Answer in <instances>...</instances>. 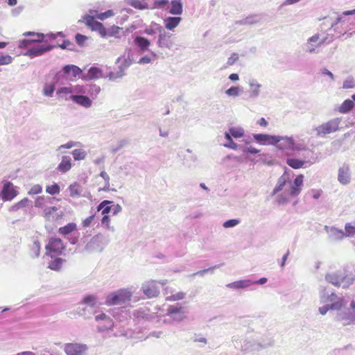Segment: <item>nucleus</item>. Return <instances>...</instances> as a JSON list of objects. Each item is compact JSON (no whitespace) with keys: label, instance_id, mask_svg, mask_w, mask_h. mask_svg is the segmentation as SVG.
<instances>
[{"label":"nucleus","instance_id":"obj_1","mask_svg":"<svg viewBox=\"0 0 355 355\" xmlns=\"http://www.w3.org/2000/svg\"><path fill=\"white\" fill-rule=\"evenodd\" d=\"M320 302L329 304L331 310H340L345 305L343 295H338L331 290H322L320 294Z\"/></svg>","mask_w":355,"mask_h":355},{"label":"nucleus","instance_id":"obj_2","mask_svg":"<svg viewBox=\"0 0 355 355\" xmlns=\"http://www.w3.org/2000/svg\"><path fill=\"white\" fill-rule=\"evenodd\" d=\"M326 279L332 285L343 288L348 287L354 281L352 276L346 270H338L326 275Z\"/></svg>","mask_w":355,"mask_h":355},{"label":"nucleus","instance_id":"obj_3","mask_svg":"<svg viewBox=\"0 0 355 355\" xmlns=\"http://www.w3.org/2000/svg\"><path fill=\"white\" fill-rule=\"evenodd\" d=\"M131 295L127 290H119L107 295L105 304L108 306L122 305L130 300Z\"/></svg>","mask_w":355,"mask_h":355},{"label":"nucleus","instance_id":"obj_4","mask_svg":"<svg viewBox=\"0 0 355 355\" xmlns=\"http://www.w3.org/2000/svg\"><path fill=\"white\" fill-rule=\"evenodd\" d=\"M64 249L65 246L62 239L57 237H51L45 246V254L46 256L53 257L60 255Z\"/></svg>","mask_w":355,"mask_h":355},{"label":"nucleus","instance_id":"obj_5","mask_svg":"<svg viewBox=\"0 0 355 355\" xmlns=\"http://www.w3.org/2000/svg\"><path fill=\"white\" fill-rule=\"evenodd\" d=\"M52 198L44 196L37 197L35 201V206L43 209L44 216L48 220H49L51 216L58 209L55 206L48 207L49 205L52 203Z\"/></svg>","mask_w":355,"mask_h":355},{"label":"nucleus","instance_id":"obj_6","mask_svg":"<svg viewBox=\"0 0 355 355\" xmlns=\"http://www.w3.org/2000/svg\"><path fill=\"white\" fill-rule=\"evenodd\" d=\"M88 347L85 344L78 343H66L64 351L67 355H87Z\"/></svg>","mask_w":355,"mask_h":355},{"label":"nucleus","instance_id":"obj_7","mask_svg":"<svg viewBox=\"0 0 355 355\" xmlns=\"http://www.w3.org/2000/svg\"><path fill=\"white\" fill-rule=\"evenodd\" d=\"M340 120L336 118L331 119L316 128L315 130L318 136L325 135L336 132L338 130Z\"/></svg>","mask_w":355,"mask_h":355},{"label":"nucleus","instance_id":"obj_8","mask_svg":"<svg viewBox=\"0 0 355 355\" xmlns=\"http://www.w3.org/2000/svg\"><path fill=\"white\" fill-rule=\"evenodd\" d=\"M186 313L185 308L178 303L171 305L167 309V315L175 321H182L185 318Z\"/></svg>","mask_w":355,"mask_h":355},{"label":"nucleus","instance_id":"obj_9","mask_svg":"<svg viewBox=\"0 0 355 355\" xmlns=\"http://www.w3.org/2000/svg\"><path fill=\"white\" fill-rule=\"evenodd\" d=\"M254 337L257 342L259 343L258 347L261 349H263L268 347H272L274 345V340L270 333H266L264 334H255Z\"/></svg>","mask_w":355,"mask_h":355},{"label":"nucleus","instance_id":"obj_10","mask_svg":"<svg viewBox=\"0 0 355 355\" xmlns=\"http://www.w3.org/2000/svg\"><path fill=\"white\" fill-rule=\"evenodd\" d=\"M304 178V175L300 174L295 178L293 183L291 184L289 190L287 191L288 196L295 197L297 196L300 193L302 190L301 188L303 185Z\"/></svg>","mask_w":355,"mask_h":355},{"label":"nucleus","instance_id":"obj_11","mask_svg":"<svg viewBox=\"0 0 355 355\" xmlns=\"http://www.w3.org/2000/svg\"><path fill=\"white\" fill-rule=\"evenodd\" d=\"M276 140H278L277 142H275L277 144V148L285 150H295V142L293 138L288 137H278L276 136Z\"/></svg>","mask_w":355,"mask_h":355},{"label":"nucleus","instance_id":"obj_12","mask_svg":"<svg viewBox=\"0 0 355 355\" xmlns=\"http://www.w3.org/2000/svg\"><path fill=\"white\" fill-rule=\"evenodd\" d=\"M259 343L257 342V340L254 337V335L252 338H248L245 339L243 341V343L241 346V350L244 352H259L261 351V348L258 347Z\"/></svg>","mask_w":355,"mask_h":355},{"label":"nucleus","instance_id":"obj_13","mask_svg":"<svg viewBox=\"0 0 355 355\" xmlns=\"http://www.w3.org/2000/svg\"><path fill=\"white\" fill-rule=\"evenodd\" d=\"M53 48V46L50 45H40L28 49L24 55L31 58L37 57L51 51Z\"/></svg>","mask_w":355,"mask_h":355},{"label":"nucleus","instance_id":"obj_14","mask_svg":"<svg viewBox=\"0 0 355 355\" xmlns=\"http://www.w3.org/2000/svg\"><path fill=\"white\" fill-rule=\"evenodd\" d=\"M17 196V191L12 184L7 182L3 184L1 191V198L4 200H11Z\"/></svg>","mask_w":355,"mask_h":355},{"label":"nucleus","instance_id":"obj_15","mask_svg":"<svg viewBox=\"0 0 355 355\" xmlns=\"http://www.w3.org/2000/svg\"><path fill=\"white\" fill-rule=\"evenodd\" d=\"M253 137L256 141L261 144L275 145V142L278 141V140H276V136H272L266 134H255L253 135Z\"/></svg>","mask_w":355,"mask_h":355},{"label":"nucleus","instance_id":"obj_16","mask_svg":"<svg viewBox=\"0 0 355 355\" xmlns=\"http://www.w3.org/2000/svg\"><path fill=\"white\" fill-rule=\"evenodd\" d=\"M82 304L87 305L92 309L98 308L101 305V302L97 296L94 295H87L82 300Z\"/></svg>","mask_w":355,"mask_h":355},{"label":"nucleus","instance_id":"obj_17","mask_svg":"<svg viewBox=\"0 0 355 355\" xmlns=\"http://www.w3.org/2000/svg\"><path fill=\"white\" fill-rule=\"evenodd\" d=\"M171 37L172 35L169 33H161L158 38V46L161 48H171L173 44Z\"/></svg>","mask_w":355,"mask_h":355},{"label":"nucleus","instance_id":"obj_18","mask_svg":"<svg viewBox=\"0 0 355 355\" xmlns=\"http://www.w3.org/2000/svg\"><path fill=\"white\" fill-rule=\"evenodd\" d=\"M63 71L67 75V78L69 79L76 78L82 73V70L78 67L75 65L65 66L63 68Z\"/></svg>","mask_w":355,"mask_h":355},{"label":"nucleus","instance_id":"obj_19","mask_svg":"<svg viewBox=\"0 0 355 355\" xmlns=\"http://www.w3.org/2000/svg\"><path fill=\"white\" fill-rule=\"evenodd\" d=\"M71 99L76 103L85 107H89L92 105V101L86 96L72 95Z\"/></svg>","mask_w":355,"mask_h":355},{"label":"nucleus","instance_id":"obj_20","mask_svg":"<svg viewBox=\"0 0 355 355\" xmlns=\"http://www.w3.org/2000/svg\"><path fill=\"white\" fill-rule=\"evenodd\" d=\"M181 21L180 17H168L164 19V23L166 29L173 30L179 25Z\"/></svg>","mask_w":355,"mask_h":355},{"label":"nucleus","instance_id":"obj_21","mask_svg":"<svg viewBox=\"0 0 355 355\" xmlns=\"http://www.w3.org/2000/svg\"><path fill=\"white\" fill-rule=\"evenodd\" d=\"M134 42L142 51L148 50L150 45V40L141 36H137L134 40Z\"/></svg>","mask_w":355,"mask_h":355},{"label":"nucleus","instance_id":"obj_22","mask_svg":"<svg viewBox=\"0 0 355 355\" xmlns=\"http://www.w3.org/2000/svg\"><path fill=\"white\" fill-rule=\"evenodd\" d=\"M183 12L182 3L181 0H172L169 12L175 15H180Z\"/></svg>","mask_w":355,"mask_h":355},{"label":"nucleus","instance_id":"obj_23","mask_svg":"<svg viewBox=\"0 0 355 355\" xmlns=\"http://www.w3.org/2000/svg\"><path fill=\"white\" fill-rule=\"evenodd\" d=\"M95 319L96 321L105 320V321H107L109 322V325L99 327H98L99 331H104L105 330L112 329L114 326V322L112 321V320L110 317L107 316L105 313H101V314L96 315Z\"/></svg>","mask_w":355,"mask_h":355},{"label":"nucleus","instance_id":"obj_24","mask_svg":"<svg viewBox=\"0 0 355 355\" xmlns=\"http://www.w3.org/2000/svg\"><path fill=\"white\" fill-rule=\"evenodd\" d=\"M71 168V159L69 156H63L61 162L58 166V170L62 173L69 171Z\"/></svg>","mask_w":355,"mask_h":355},{"label":"nucleus","instance_id":"obj_25","mask_svg":"<svg viewBox=\"0 0 355 355\" xmlns=\"http://www.w3.org/2000/svg\"><path fill=\"white\" fill-rule=\"evenodd\" d=\"M44 37V34L36 35V38L32 40H22L19 42V48L23 49L29 46L33 42H41Z\"/></svg>","mask_w":355,"mask_h":355},{"label":"nucleus","instance_id":"obj_26","mask_svg":"<svg viewBox=\"0 0 355 355\" xmlns=\"http://www.w3.org/2000/svg\"><path fill=\"white\" fill-rule=\"evenodd\" d=\"M65 262V259L60 257H56L53 259L49 264L48 268L51 270L58 271L60 270L63 263Z\"/></svg>","mask_w":355,"mask_h":355},{"label":"nucleus","instance_id":"obj_27","mask_svg":"<svg viewBox=\"0 0 355 355\" xmlns=\"http://www.w3.org/2000/svg\"><path fill=\"white\" fill-rule=\"evenodd\" d=\"M90 28L92 31L98 32L101 37H107V29L104 27L102 23L95 21V22L91 26Z\"/></svg>","mask_w":355,"mask_h":355},{"label":"nucleus","instance_id":"obj_28","mask_svg":"<svg viewBox=\"0 0 355 355\" xmlns=\"http://www.w3.org/2000/svg\"><path fill=\"white\" fill-rule=\"evenodd\" d=\"M90 28L92 31L98 32L101 37H107V29L104 27L102 23L95 21V22L91 26Z\"/></svg>","mask_w":355,"mask_h":355},{"label":"nucleus","instance_id":"obj_29","mask_svg":"<svg viewBox=\"0 0 355 355\" xmlns=\"http://www.w3.org/2000/svg\"><path fill=\"white\" fill-rule=\"evenodd\" d=\"M90 28L92 31L98 32L101 37H107V29L104 27L102 23L95 21V22L91 26Z\"/></svg>","mask_w":355,"mask_h":355},{"label":"nucleus","instance_id":"obj_30","mask_svg":"<svg viewBox=\"0 0 355 355\" xmlns=\"http://www.w3.org/2000/svg\"><path fill=\"white\" fill-rule=\"evenodd\" d=\"M69 190L70 192V196L72 198H76L80 196L82 188L80 184L76 182L70 184Z\"/></svg>","mask_w":355,"mask_h":355},{"label":"nucleus","instance_id":"obj_31","mask_svg":"<svg viewBox=\"0 0 355 355\" xmlns=\"http://www.w3.org/2000/svg\"><path fill=\"white\" fill-rule=\"evenodd\" d=\"M354 105L355 104L353 101L349 99L345 100L339 107L338 111L343 114L347 113L354 108Z\"/></svg>","mask_w":355,"mask_h":355},{"label":"nucleus","instance_id":"obj_32","mask_svg":"<svg viewBox=\"0 0 355 355\" xmlns=\"http://www.w3.org/2000/svg\"><path fill=\"white\" fill-rule=\"evenodd\" d=\"M76 224L74 223H69L64 227H61L58 230V232L64 236L68 235L76 230Z\"/></svg>","mask_w":355,"mask_h":355},{"label":"nucleus","instance_id":"obj_33","mask_svg":"<svg viewBox=\"0 0 355 355\" xmlns=\"http://www.w3.org/2000/svg\"><path fill=\"white\" fill-rule=\"evenodd\" d=\"M286 164L293 169H298L302 168L306 162L298 159L288 158L286 160Z\"/></svg>","mask_w":355,"mask_h":355},{"label":"nucleus","instance_id":"obj_34","mask_svg":"<svg viewBox=\"0 0 355 355\" xmlns=\"http://www.w3.org/2000/svg\"><path fill=\"white\" fill-rule=\"evenodd\" d=\"M338 180L343 184L349 182V175L347 168H340L338 173Z\"/></svg>","mask_w":355,"mask_h":355},{"label":"nucleus","instance_id":"obj_35","mask_svg":"<svg viewBox=\"0 0 355 355\" xmlns=\"http://www.w3.org/2000/svg\"><path fill=\"white\" fill-rule=\"evenodd\" d=\"M112 202L110 200H103L98 205L97 210H102L101 214L103 216L107 215V214L110 213V211H111V207L109 206V205L111 204Z\"/></svg>","mask_w":355,"mask_h":355},{"label":"nucleus","instance_id":"obj_36","mask_svg":"<svg viewBox=\"0 0 355 355\" xmlns=\"http://www.w3.org/2000/svg\"><path fill=\"white\" fill-rule=\"evenodd\" d=\"M255 283L257 282H252L250 280L238 281L233 283L232 287L233 288H245L252 286Z\"/></svg>","mask_w":355,"mask_h":355},{"label":"nucleus","instance_id":"obj_37","mask_svg":"<svg viewBox=\"0 0 355 355\" xmlns=\"http://www.w3.org/2000/svg\"><path fill=\"white\" fill-rule=\"evenodd\" d=\"M122 31V28L117 26H112L110 28L107 29V37H114L116 38L120 37V32Z\"/></svg>","mask_w":355,"mask_h":355},{"label":"nucleus","instance_id":"obj_38","mask_svg":"<svg viewBox=\"0 0 355 355\" xmlns=\"http://www.w3.org/2000/svg\"><path fill=\"white\" fill-rule=\"evenodd\" d=\"M40 252V244L38 241H34L31 246L30 255L32 258L37 257Z\"/></svg>","mask_w":355,"mask_h":355},{"label":"nucleus","instance_id":"obj_39","mask_svg":"<svg viewBox=\"0 0 355 355\" xmlns=\"http://www.w3.org/2000/svg\"><path fill=\"white\" fill-rule=\"evenodd\" d=\"M130 5L137 9H146L148 8V4L144 0H130Z\"/></svg>","mask_w":355,"mask_h":355},{"label":"nucleus","instance_id":"obj_40","mask_svg":"<svg viewBox=\"0 0 355 355\" xmlns=\"http://www.w3.org/2000/svg\"><path fill=\"white\" fill-rule=\"evenodd\" d=\"M46 192L50 195L58 194L60 192V187L57 183L46 186Z\"/></svg>","mask_w":355,"mask_h":355},{"label":"nucleus","instance_id":"obj_41","mask_svg":"<svg viewBox=\"0 0 355 355\" xmlns=\"http://www.w3.org/2000/svg\"><path fill=\"white\" fill-rule=\"evenodd\" d=\"M73 157L75 160H82L86 157V153L82 149H75L72 152Z\"/></svg>","mask_w":355,"mask_h":355},{"label":"nucleus","instance_id":"obj_42","mask_svg":"<svg viewBox=\"0 0 355 355\" xmlns=\"http://www.w3.org/2000/svg\"><path fill=\"white\" fill-rule=\"evenodd\" d=\"M345 234L342 231L340 233L345 234V236H351L355 234V226L351 223H347L345 226Z\"/></svg>","mask_w":355,"mask_h":355},{"label":"nucleus","instance_id":"obj_43","mask_svg":"<svg viewBox=\"0 0 355 355\" xmlns=\"http://www.w3.org/2000/svg\"><path fill=\"white\" fill-rule=\"evenodd\" d=\"M230 132L235 138H241L244 135V131L242 128H232L230 129Z\"/></svg>","mask_w":355,"mask_h":355},{"label":"nucleus","instance_id":"obj_44","mask_svg":"<svg viewBox=\"0 0 355 355\" xmlns=\"http://www.w3.org/2000/svg\"><path fill=\"white\" fill-rule=\"evenodd\" d=\"M114 15L112 10H108L105 12L96 13V17L100 20H104L108 17H112Z\"/></svg>","mask_w":355,"mask_h":355},{"label":"nucleus","instance_id":"obj_45","mask_svg":"<svg viewBox=\"0 0 355 355\" xmlns=\"http://www.w3.org/2000/svg\"><path fill=\"white\" fill-rule=\"evenodd\" d=\"M285 184H286V180L282 177L279 180L277 184L273 189L272 195L273 196V195L276 194L277 193H278L279 191H280L284 187Z\"/></svg>","mask_w":355,"mask_h":355},{"label":"nucleus","instance_id":"obj_46","mask_svg":"<svg viewBox=\"0 0 355 355\" xmlns=\"http://www.w3.org/2000/svg\"><path fill=\"white\" fill-rule=\"evenodd\" d=\"M101 74V71L96 67L91 68L88 71V76L93 79L99 78Z\"/></svg>","mask_w":355,"mask_h":355},{"label":"nucleus","instance_id":"obj_47","mask_svg":"<svg viewBox=\"0 0 355 355\" xmlns=\"http://www.w3.org/2000/svg\"><path fill=\"white\" fill-rule=\"evenodd\" d=\"M55 90V86L53 84L46 85L44 87V94L47 96H50L53 94Z\"/></svg>","mask_w":355,"mask_h":355},{"label":"nucleus","instance_id":"obj_48","mask_svg":"<svg viewBox=\"0 0 355 355\" xmlns=\"http://www.w3.org/2000/svg\"><path fill=\"white\" fill-rule=\"evenodd\" d=\"M184 297V293H183L182 292H178L175 294L173 293L171 295L167 296L166 300H171V301H176V300L183 299Z\"/></svg>","mask_w":355,"mask_h":355},{"label":"nucleus","instance_id":"obj_49","mask_svg":"<svg viewBox=\"0 0 355 355\" xmlns=\"http://www.w3.org/2000/svg\"><path fill=\"white\" fill-rule=\"evenodd\" d=\"M350 306L352 309V312H350V315H349L346 318L349 322H353L355 321V302L352 301L350 304Z\"/></svg>","mask_w":355,"mask_h":355},{"label":"nucleus","instance_id":"obj_50","mask_svg":"<svg viewBox=\"0 0 355 355\" xmlns=\"http://www.w3.org/2000/svg\"><path fill=\"white\" fill-rule=\"evenodd\" d=\"M12 58L9 55H0V65H5L11 63Z\"/></svg>","mask_w":355,"mask_h":355},{"label":"nucleus","instance_id":"obj_51","mask_svg":"<svg viewBox=\"0 0 355 355\" xmlns=\"http://www.w3.org/2000/svg\"><path fill=\"white\" fill-rule=\"evenodd\" d=\"M95 21L96 20L94 19V16L87 15L83 17V22L89 28L95 22Z\"/></svg>","mask_w":355,"mask_h":355},{"label":"nucleus","instance_id":"obj_52","mask_svg":"<svg viewBox=\"0 0 355 355\" xmlns=\"http://www.w3.org/2000/svg\"><path fill=\"white\" fill-rule=\"evenodd\" d=\"M87 40V37L85 35H83L80 33H77L76 35V42L80 46H83Z\"/></svg>","mask_w":355,"mask_h":355},{"label":"nucleus","instance_id":"obj_53","mask_svg":"<svg viewBox=\"0 0 355 355\" xmlns=\"http://www.w3.org/2000/svg\"><path fill=\"white\" fill-rule=\"evenodd\" d=\"M144 295L148 298H152L159 295V290H143Z\"/></svg>","mask_w":355,"mask_h":355},{"label":"nucleus","instance_id":"obj_54","mask_svg":"<svg viewBox=\"0 0 355 355\" xmlns=\"http://www.w3.org/2000/svg\"><path fill=\"white\" fill-rule=\"evenodd\" d=\"M239 223V220L237 219H230L225 221L223 223V227L225 228L234 227Z\"/></svg>","mask_w":355,"mask_h":355},{"label":"nucleus","instance_id":"obj_55","mask_svg":"<svg viewBox=\"0 0 355 355\" xmlns=\"http://www.w3.org/2000/svg\"><path fill=\"white\" fill-rule=\"evenodd\" d=\"M42 191V188L40 184L33 185L30 191H28L29 194H39Z\"/></svg>","mask_w":355,"mask_h":355},{"label":"nucleus","instance_id":"obj_56","mask_svg":"<svg viewBox=\"0 0 355 355\" xmlns=\"http://www.w3.org/2000/svg\"><path fill=\"white\" fill-rule=\"evenodd\" d=\"M168 4V0H155L154 6L157 8H163Z\"/></svg>","mask_w":355,"mask_h":355},{"label":"nucleus","instance_id":"obj_57","mask_svg":"<svg viewBox=\"0 0 355 355\" xmlns=\"http://www.w3.org/2000/svg\"><path fill=\"white\" fill-rule=\"evenodd\" d=\"M239 93V88L237 87H232L226 91V94L229 96H236Z\"/></svg>","mask_w":355,"mask_h":355},{"label":"nucleus","instance_id":"obj_58","mask_svg":"<svg viewBox=\"0 0 355 355\" xmlns=\"http://www.w3.org/2000/svg\"><path fill=\"white\" fill-rule=\"evenodd\" d=\"M343 87L345 89L354 88L355 87V81L352 79L346 80L344 81Z\"/></svg>","mask_w":355,"mask_h":355},{"label":"nucleus","instance_id":"obj_59","mask_svg":"<svg viewBox=\"0 0 355 355\" xmlns=\"http://www.w3.org/2000/svg\"><path fill=\"white\" fill-rule=\"evenodd\" d=\"M239 60V55L233 53L227 60V64L229 66L233 65Z\"/></svg>","mask_w":355,"mask_h":355},{"label":"nucleus","instance_id":"obj_60","mask_svg":"<svg viewBox=\"0 0 355 355\" xmlns=\"http://www.w3.org/2000/svg\"><path fill=\"white\" fill-rule=\"evenodd\" d=\"M329 310H331V306L325 304L323 306L319 308L318 311L322 315H325Z\"/></svg>","mask_w":355,"mask_h":355},{"label":"nucleus","instance_id":"obj_61","mask_svg":"<svg viewBox=\"0 0 355 355\" xmlns=\"http://www.w3.org/2000/svg\"><path fill=\"white\" fill-rule=\"evenodd\" d=\"M94 215H92L87 218H86L83 221V227H89L92 222L93 221L94 218Z\"/></svg>","mask_w":355,"mask_h":355},{"label":"nucleus","instance_id":"obj_62","mask_svg":"<svg viewBox=\"0 0 355 355\" xmlns=\"http://www.w3.org/2000/svg\"><path fill=\"white\" fill-rule=\"evenodd\" d=\"M77 314L80 316L85 317V318H89V317L87 315V309L85 308L78 307L76 310Z\"/></svg>","mask_w":355,"mask_h":355},{"label":"nucleus","instance_id":"obj_63","mask_svg":"<svg viewBox=\"0 0 355 355\" xmlns=\"http://www.w3.org/2000/svg\"><path fill=\"white\" fill-rule=\"evenodd\" d=\"M57 93L58 94H71L72 93V89L71 87H61L60 88Z\"/></svg>","mask_w":355,"mask_h":355},{"label":"nucleus","instance_id":"obj_64","mask_svg":"<svg viewBox=\"0 0 355 355\" xmlns=\"http://www.w3.org/2000/svg\"><path fill=\"white\" fill-rule=\"evenodd\" d=\"M101 223L105 225L107 228L110 227V218L108 215H105L101 219Z\"/></svg>","mask_w":355,"mask_h":355}]
</instances>
